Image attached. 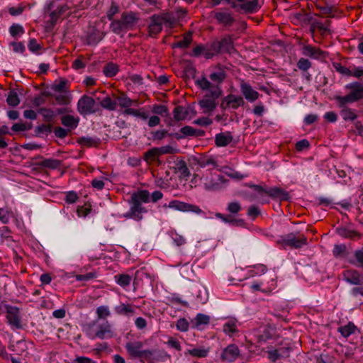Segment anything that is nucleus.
Returning <instances> with one entry per match:
<instances>
[{"mask_svg":"<svg viewBox=\"0 0 363 363\" xmlns=\"http://www.w3.org/2000/svg\"><path fill=\"white\" fill-rule=\"evenodd\" d=\"M6 311L7 323L12 328H22L21 317L18 308L10 306H4V311Z\"/></svg>","mask_w":363,"mask_h":363,"instance_id":"obj_5","label":"nucleus"},{"mask_svg":"<svg viewBox=\"0 0 363 363\" xmlns=\"http://www.w3.org/2000/svg\"><path fill=\"white\" fill-rule=\"evenodd\" d=\"M302 53L306 56L318 58L323 52L318 48L307 45L303 46Z\"/></svg>","mask_w":363,"mask_h":363,"instance_id":"obj_30","label":"nucleus"},{"mask_svg":"<svg viewBox=\"0 0 363 363\" xmlns=\"http://www.w3.org/2000/svg\"><path fill=\"white\" fill-rule=\"evenodd\" d=\"M238 325L239 322L236 318H226L225 322L223 325V331L225 335L233 337L239 333Z\"/></svg>","mask_w":363,"mask_h":363,"instance_id":"obj_11","label":"nucleus"},{"mask_svg":"<svg viewBox=\"0 0 363 363\" xmlns=\"http://www.w3.org/2000/svg\"><path fill=\"white\" fill-rule=\"evenodd\" d=\"M160 156L157 147H153L144 154L143 158L147 162L152 163L156 161Z\"/></svg>","mask_w":363,"mask_h":363,"instance_id":"obj_35","label":"nucleus"},{"mask_svg":"<svg viewBox=\"0 0 363 363\" xmlns=\"http://www.w3.org/2000/svg\"><path fill=\"white\" fill-rule=\"evenodd\" d=\"M354 101L363 99V86L357 85L350 92Z\"/></svg>","mask_w":363,"mask_h":363,"instance_id":"obj_47","label":"nucleus"},{"mask_svg":"<svg viewBox=\"0 0 363 363\" xmlns=\"http://www.w3.org/2000/svg\"><path fill=\"white\" fill-rule=\"evenodd\" d=\"M31 125L28 123H17L13 125L11 130L14 132H21L30 130Z\"/></svg>","mask_w":363,"mask_h":363,"instance_id":"obj_48","label":"nucleus"},{"mask_svg":"<svg viewBox=\"0 0 363 363\" xmlns=\"http://www.w3.org/2000/svg\"><path fill=\"white\" fill-rule=\"evenodd\" d=\"M115 279L117 284L123 287L128 286L131 281V277L128 274L116 275Z\"/></svg>","mask_w":363,"mask_h":363,"instance_id":"obj_44","label":"nucleus"},{"mask_svg":"<svg viewBox=\"0 0 363 363\" xmlns=\"http://www.w3.org/2000/svg\"><path fill=\"white\" fill-rule=\"evenodd\" d=\"M214 17L219 23L225 26H231L235 21L231 13L228 12H216Z\"/></svg>","mask_w":363,"mask_h":363,"instance_id":"obj_26","label":"nucleus"},{"mask_svg":"<svg viewBox=\"0 0 363 363\" xmlns=\"http://www.w3.org/2000/svg\"><path fill=\"white\" fill-rule=\"evenodd\" d=\"M266 195L272 199H279L284 201H286L289 199V194L286 191L277 187L267 189Z\"/></svg>","mask_w":363,"mask_h":363,"instance_id":"obj_20","label":"nucleus"},{"mask_svg":"<svg viewBox=\"0 0 363 363\" xmlns=\"http://www.w3.org/2000/svg\"><path fill=\"white\" fill-rule=\"evenodd\" d=\"M160 155L166 154H175L178 152V150L171 145H165L160 147H157Z\"/></svg>","mask_w":363,"mask_h":363,"instance_id":"obj_49","label":"nucleus"},{"mask_svg":"<svg viewBox=\"0 0 363 363\" xmlns=\"http://www.w3.org/2000/svg\"><path fill=\"white\" fill-rule=\"evenodd\" d=\"M116 311L120 315H127L133 313V307L130 305L121 304L116 308Z\"/></svg>","mask_w":363,"mask_h":363,"instance_id":"obj_45","label":"nucleus"},{"mask_svg":"<svg viewBox=\"0 0 363 363\" xmlns=\"http://www.w3.org/2000/svg\"><path fill=\"white\" fill-rule=\"evenodd\" d=\"M240 354V350L238 346L230 345L228 346L222 352L221 359L226 362H232L235 361Z\"/></svg>","mask_w":363,"mask_h":363,"instance_id":"obj_13","label":"nucleus"},{"mask_svg":"<svg viewBox=\"0 0 363 363\" xmlns=\"http://www.w3.org/2000/svg\"><path fill=\"white\" fill-rule=\"evenodd\" d=\"M316 6L320 10L321 14L323 15H330L333 13L335 10L334 6L329 5L321 6L320 4H318Z\"/></svg>","mask_w":363,"mask_h":363,"instance_id":"obj_57","label":"nucleus"},{"mask_svg":"<svg viewBox=\"0 0 363 363\" xmlns=\"http://www.w3.org/2000/svg\"><path fill=\"white\" fill-rule=\"evenodd\" d=\"M245 101L240 96L228 94L225 96L221 101L220 108L223 110L238 109L239 107L244 106Z\"/></svg>","mask_w":363,"mask_h":363,"instance_id":"obj_6","label":"nucleus"},{"mask_svg":"<svg viewBox=\"0 0 363 363\" xmlns=\"http://www.w3.org/2000/svg\"><path fill=\"white\" fill-rule=\"evenodd\" d=\"M337 331L345 338H347L351 335L356 334L359 332L357 327L352 322L339 327L337 328Z\"/></svg>","mask_w":363,"mask_h":363,"instance_id":"obj_22","label":"nucleus"},{"mask_svg":"<svg viewBox=\"0 0 363 363\" xmlns=\"http://www.w3.org/2000/svg\"><path fill=\"white\" fill-rule=\"evenodd\" d=\"M240 91L245 99L250 102L256 101L259 96V94L244 81L240 83Z\"/></svg>","mask_w":363,"mask_h":363,"instance_id":"obj_12","label":"nucleus"},{"mask_svg":"<svg viewBox=\"0 0 363 363\" xmlns=\"http://www.w3.org/2000/svg\"><path fill=\"white\" fill-rule=\"evenodd\" d=\"M208 89L210 91L211 96L213 99L216 100L221 96L222 91L218 85L214 86L211 84V87Z\"/></svg>","mask_w":363,"mask_h":363,"instance_id":"obj_61","label":"nucleus"},{"mask_svg":"<svg viewBox=\"0 0 363 363\" xmlns=\"http://www.w3.org/2000/svg\"><path fill=\"white\" fill-rule=\"evenodd\" d=\"M194 124L200 125V126H208L211 124H212L213 121L211 119H210L208 117H201L196 120H195L194 122Z\"/></svg>","mask_w":363,"mask_h":363,"instance_id":"obj_60","label":"nucleus"},{"mask_svg":"<svg viewBox=\"0 0 363 363\" xmlns=\"http://www.w3.org/2000/svg\"><path fill=\"white\" fill-rule=\"evenodd\" d=\"M317 363H335L334 357L328 354H321L317 359Z\"/></svg>","mask_w":363,"mask_h":363,"instance_id":"obj_64","label":"nucleus"},{"mask_svg":"<svg viewBox=\"0 0 363 363\" xmlns=\"http://www.w3.org/2000/svg\"><path fill=\"white\" fill-rule=\"evenodd\" d=\"M68 8L66 6H61L50 14V23H47V30L49 28L53 27L55 23L60 18L64 17L65 13L67 11Z\"/></svg>","mask_w":363,"mask_h":363,"instance_id":"obj_19","label":"nucleus"},{"mask_svg":"<svg viewBox=\"0 0 363 363\" xmlns=\"http://www.w3.org/2000/svg\"><path fill=\"white\" fill-rule=\"evenodd\" d=\"M335 99H336L337 101L338 102L339 106L341 107H343V108L345 107V106L347 104H350V103L354 102V100L352 98L350 93L345 96H337Z\"/></svg>","mask_w":363,"mask_h":363,"instance_id":"obj_46","label":"nucleus"},{"mask_svg":"<svg viewBox=\"0 0 363 363\" xmlns=\"http://www.w3.org/2000/svg\"><path fill=\"white\" fill-rule=\"evenodd\" d=\"M337 232L339 235L344 238L355 239L359 238V234L357 232L345 228H339L337 229Z\"/></svg>","mask_w":363,"mask_h":363,"instance_id":"obj_34","label":"nucleus"},{"mask_svg":"<svg viewBox=\"0 0 363 363\" xmlns=\"http://www.w3.org/2000/svg\"><path fill=\"white\" fill-rule=\"evenodd\" d=\"M282 245L284 247H290L294 248H298L302 247L303 245H306L307 240L306 238L302 235H298L296 236L294 234H289L286 236L285 238L282 240Z\"/></svg>","mask_w":363,"mask_h":363,"instance_id":"obj_8","label":"nucleus"},{"mask_svg":"<svg viewBox=\"0 0 363 363\" xmlns=\"http://www.w3.org/2000/svg\"><path fill=\"white\" fill-rule=\"evenodd\" d=\"M164 18L154 15L151 18V23L149 26V33L150 35L158 34L162 29V23Z\"/></svg>","mask_w":363,"mask_h":363,"instance_id":"obj_15","label":"nucleus"},{"mask_svg":"<svg viewBox=\"0 0 363 363\" xmlns=\"http://www.w3.org/2000/svg\"><path fill=\"white\" fill-rule=\"evenodd\" d=\"M10 33L12 36L15 37L16 35H21L24 33L23 28L18 24H13L10 27L9 29Z\"/></svg>","mask_w":363,"mask_h":363,"instance_id":"obj_55","label":"nucleus"},{"mask_svg":"<svg viewBox=\"0 0 363 363\" xmlns=\"http://www.w3.org/2000/svg\"><path fill=\"white\" fill-rule=\"evenodd\" d=\"M91 205L85 203L84 206L77 208V213L79 217H86L91 212Z\"/></svg>","mask_w":363,"mask_h":363,"instance_id":"obj_51","label":"nucleus"},{"mask_svg":"<svg viewBox=\"0 0 363 363\" xmlns=\"http://www.w3.org/2000/svg\"><path fill=\"white\" fill-rule=\"evenodd\" d=\"M94 323H89L84 327L87 337L91 340L99 338L101 340L111 339L116 336L115 330L111 323L106 320L94 328Z\"/></svg>","mask_w":363,"mask_h":363,"instance_id":"obj_2","label":"nucleus"},{"mask_svg":"<svg viewBox=\"0 0 363 363\" xmlns=\"http://www.w3.org/2000/svg\"><path fill=\"white\" fill-rule=\"evenodd\" d=\"M96 314L99 319L105 320L111 315V311L108 306H101L96 309Z\"/></svg>","mask_w":363,"mask_h":363,"instance_id":"obj_37","label":"nucleus"},{"mask_svg":"<svg viewBox=\"0 0 363 363\" xmlns=\"http://www.w3.org/2000/svg\"><path fill=\"white\" fill-rule=\"evenodd\" d=\"M190 112H191L194 116L196 115V112L191 107L185 108L182 106H177L173 111L174 119L176 121H184Z\"/></svg>","mask_w":363,"mask_h":363,"instance_id":"obj_14","label":"nucleus"},{"mask_svg":"<svg viewBox=\"0 0 363 363\" xmlns=\"http://www.w3.org/2000/svg\"><path fill=\"white\" fill-rule=\"evenodd\" d=\"M103 72L106 77H112L118 72V67L117 65L110 62L105 65Z\"/></svg>","mask_w":363,"mask_h":363,"instance_id":"obj_36","label":"nucleus"},{"mask_svg":"<svg viewBox=\"0 0 363 363\" xmlns=\"http://www.w3.org/2000/svg\"><path fill=\"white\" fill-rule=\"evenodd\" d=\"M117 102L106 96L101 101V106L108 110L114 111L116 108Z\"/></svg>","mask_w":363,"mask_h":363,"instance_id":"obj_40","label":"nucleus"},{"mask_svg":"<svg viewBox=\"0 0 363 363\" xmlns=\"http://www.w3.org/2000/svg\"><path fill=\"white\" fill-rule=\"evenodd\" d=\"M78 143L82 146L91 147L98 146L100 143V140L92 137H82L78 139Z\"/></svg>","mask_w":363,"mask_h":363,"instance_id":"obj_31","label":"nucleus"},{"mask_svg":"<svg viewBox=\"0 0 363 363\" xmlns=\"http://www.w3.org/2000/svg\"><path fill=\"white\" fill-rule=\"evenodd\" d=\"M116 102L121 107L125 108V109L128 108L129 107H131L133 106L137 105V101L132 100L123 94L117 97Z\"/></svg>","mask_w":363,"mask_h":363,"instance_id":"obj_33","label":"nucleus"},{"mask_svg":"<svg viewBox=\"0 0 363 363\" xmlns=\"http://www.w3.org/2000/svg\"><path fill=\"white\" fill-rule=\"evenodd\" d=\"M66 80H60L59 82H55L52 85L51 89L54 92H61L64 91H69V88L67 86Z\"/></svg>","mask_w":363,"mask_h":363,"instance_id":"obj_41","label":"nucleus"},{"mask_svg":"<svg viewBox=\"0 0 363 363\" xmlns=\"http://www.w3.org/2000/svg\"><path fill=\"white\" fill-rule=\"evenodd\" d=\"M45 102V94L42 91L38 96H35L30 102H28V106L35 109L38 112H43L44 110V104Z\"/></svg>","mask_w":363,"mask_h":363,"instance_id":"obj_17","label":"nucleus"},{"mask_svg":"<svg viewBox=\"0 0 363 363\" xmlns=\"http://www.w3.org/2000/svg\"><path fill=\"white\" fill-rule=\"evenodd\" d=\"M297 67L301 70L307 71L311 67V63L307 59L301 58L297 63Z\"/></svg>","mask_w":363,"mask_h":363,"instance_id":"obj_56","label":"nucleus"},{"mask_svg":"<svg viewBox=\"0 0 363 363\" xmlns=\"http://www.w3.org/2000/svg\"><path fill=\"white\" fill-rule=\"evenodd\" d=\"M210 317L207 315L199 313L195 318L196 325H207L209 323Z\"/></svg>","mask_w":363,"mask_h":363,"instance_id":"obj_50","label":"nucleus"},{"mask_svg":"<svg viewBox=\"0 0 363 363\" xmlns=\"http://www.w3.org/2000/svg\"><path fill=\"white\" fill-rule=\"evenodd\" d=\"M167 206L170 208H173L183 212L191 211L197 214H199L202 212L201 209L198 206L190 204L178 200L171 201Z\"/></svg>","mask_w":363,"mask_h":363,"instance_id":"obj_7","label":"nucleus"},{"mask_svg":"<svg viewBox=\"0 0 363 363\" xmlns=\"http://www.w3.org/2000/svg\"><path fill=\"white\" fill-rule=\"evenodd\" d=\"M150 193L147 190H140L132 194L130 197V208L125 214L126 218H133L137 221L143 219V213L147 211L143 206V203H148L150 201Z\"/></svg>","mask_w":363,"mask_h":363,"instance_id":"obj_1","label":"nucleus"},{"mask_svg":"<svg viewBox=\"0 0 363 363\" xmlns=\"http://www.w3.org/2000/svg\"><path fill=\"white\" fill-rule=\"evenodd\" d=\"M0 221L6 224L9 221V211L5 208H0Z\"/></svg>","mask_w":363,"mask_h":363,"instance_id":"obj_62","label":"nucleus"},{"mask_svg":"<svg viewBox=\"0 0 363 363\" xmlns=\"http://www.w3.org/2000/svg\"><path fill=\"white\" fill-rule=\"evenodd\" d=\"M225 72L221 68L217 69L216 71H214L209 75V78L211 79V80L217 83L218 84H221L225 79Z\"/></svg>","mask_w":363,"mask_h":363,"instance_id":"obj_32","label":"nucleus"},{"mask_svg":"<svg viewBox=\"0 0 363 363\" xmlns=\"http://www.w3.org/2000/svg\"><path fill=\"white\" fill-rule=\"evenodd\" d=\"M77 111L82 115H89L97 111L95 100L87 95H83L77 102Z\"/></svg>","mask_w":363,"mask_h":363,"instance_id":"obj_4","label":"nucleus"},{"mask_svg":"<svg viewBox=\"0 0 363 363\" xmlns=\"http://www.w3.org/2000/svg\"><path fill=\"white\" fill-rule=\"evenodd\" d=\"M344 279L353 285L363 286V274L354 269H347L342 274Z\"/></svg>","mask_w":363,"mask_h":363,"instance_id":"obj_9","label":"nucleus"},{"mask_svg":"<svg viewBox=\"0 0 363 363\" xmlns=\"http://www.w3.org/2000/svg\"><path fill=\"white\" fill-rule=\"evenodd\" d=\"M335 67L339 73L346 76H351V66L347 67L341 64H336Z\"/></svg>","mask_w":363,"mask_h":363,"instance_id":"obj_58","label":"nucleus"},{"mask_svg":"<svg viewBox=\"0 0 363 363\" xmlns=\"http://www.w3.org/2000/svg\"><path fill=\"white\" fill-rule=\"evenodd\" d=\"M152 112L160 116H168V109L164 105H155L152 108Z\"/></svg>","mask_w":363,"mask_h":363,"instance_id":"obj_54","label":"nucleus"},{"mask_svg":"<svg viewBox=\"0 0 363 363\" xmlns=\"http://www.w3.org/2000/svg\"><path fill=\"white\" fill-rule=\"evenodd\" d=\"M275 328L272 325H266L262 333L257 335V342L259 344L267 342L268 340L274 338Z\"/></svg>","mask_w":363,"mask_h":363,"instance_id":"obj_16","label":"nucleus"},{"mask_svg":"<svg viewBox=\"0 0 363 363\" xmlns=\"http://www.w3.org/2000/svg\"><path fill=\"white\" fill-rule=\"evenodd\" d=\"M72 99V94L69 91L54 92L50 94V102L59 105H67L71 102Z\"/></svg>","mask_w":363,"mask_h":363,"instance_id":"obj_10","label":"nucleus"},{"mask_svg":"<svg viewBox=\"0 0 363 363\" xmlns=\"http://www.w3.org/2000/svg\"><path fill=\"white\" fill-rule=\"evenodd\" d=\"M74 277L78 281L86 282L96 278L97 274L95 271H92L84 274H76Z\"/></svg>","mask_w":363,"mask_h":363,"instance_id":"obj_39","label":"nucleus"},{"mask_svg":"<svg viewBox=\"0 0 363 363\" xmlns=\"http://www.w3.org/2000/svg\"><path fill=\"white\" fill-rule=\"evenodd\" d=\"M291 351V348L289 343L281 341L275 347H267L265 352L267 354L268 359L271 362H275L277 360L289 357Z\"/></svg>","mask_w":363,"mask_h":363,"instance_id":"obj_3","label":"nucleus"},{"mask_svg":"<svg viewBox=\"0 0 363 363\" xmlns=\"http://www.w3.org/2000/svg\"><path fill=\"white\" fill-rule=\"evenodd\" d=\"M61 122L68 128L69 131H71L77 127L79 118L72 115H65L61 118Z\"/></svg>","mask_w":363,"mask_h":363,"instance_id":"obj_21","label":"nucleus"},{"mask_svg":"<svg viewBox=\"0 0 363 363\" xmlns=\"http://www.w3.org/2000/svg\"><path fill=\"white\" fill-rule=\"evenodd\" d=\"M199 105L203 109V113H208L213 111L216 107L215 99L205 97L199 101Z\"/></svg>","mask_w":363,"mask_h":363,"instance_id":"obj_25","label":"nucleus"},{"mask_svg":"<svg viewBox=\"0 0 363 363\" xmlns=\"http://www.w3.org/2000/svg\"><path fill=\"white\" fill-rule=\"evenodd\" d=\"M351 76L360 78L363 76V67L351 66Z\"/></svg>","mask_w":363,"mask_h":363,"instance_id":"obj_63","label":"nucleus"},{"mask_svg":"<svg viewBox=\"0 0 363 363\" xmlns=\"http://www.w3.org/2000/svg\"><path fill=\"white\" fill-rule=\"evenodd\" d=\"M227 210L230 213L235 214L241 210V206L238 202H230L228 205Z\"/></svg>","mask_w":363,"mask_h":363,"instance_id":"obj_59","label":"nucleus"},{"mask_svg":"<svg viewBox=\"0 0 363 363\" xmlns=\"http://www.w3.org/2000/svg\"><path fill=\"white\" fill-rule=\"evenodd\" d=\"M240 8L241 10L247 12L253 13L259 9L258 0H247L242 3Z\"/></svg>","mask_w":363,"mask_h":363,"instance_id":"obj_29","label":"nucleus"},{"mask_svg":"<svg viewBox=\"0 0 363 363\" xmlns=\"http://www.w3.org/2000/svg\"><path fill=\"white\" fill-rule=\"evenodd\" d=\"M178 330L186 332L189 330V324L185 318H179L176 324Z\"/></svg>","mask_w":363,"mask_h":363,"instance_id":"obj_53","label":"nucleus"},{"mask_svg":"<svg viewBox=\"0 0 363 363\" xmlns=\"http://www.w3.org/2000/svg\"><path fill=\"white\" fill-rule=\"evenodd\" d=\"M233 139L230 132L220 133L216 135L215 143L218 147H225L233 141Z\"/></svg>","mask_w":363,"mask_h":363,"instance_id":"obj_18","label":"nucleus"},{"mask_svg":"<svg viewBox=\"0 0 363 363\" xmlns=\"http://www.w3.org/2000/svg\"><path fill=\"white\" fill-rule=\"evenodd\" d=\"M209 351L210 350L208 347L202 346L189 349L184 352V354L185 355L189 354L191 357L196 358H203L208 356Z\"/></svg>","mask_w":363,"mask_h":363,"instance_id":"obj_23","label":"nucleus"},{"mask_svg":"<svg viewBox=\"0 0 363 363\" xmlns=\"http://www.w3.org/2000/svg\"><path fill=\"white\" fill-rule=\"evenodd\" d=\"M111 30L116 34H121L130 30L129 28L125 24L122 18L121 19L113 21L110 26Z\"/></svg>","mask_w":363,"mask_h":363,"instance_id":"obj_27","label":"nucleus"},{"mask_svg":"<svg viewBox=\"0 0 363 363\" xmlns=\"http://www.w3.org/2000/svg\"><path fill=\"white\" fill-rule=\"evenodd\" d=\"M128 353L135 357H140L143 350V343L141 342H128L125 346Z\"/></svg>","mask_w":363,"mask_h":363,"instance_id":"obj_24","label":"nucleus"},{"mask_svg":"<svg viewBox=\"0 0 363 363\" xmlns=\"http://www.w3.org/2000/svg\"><path fill=\"white\" fill-rule=\"evenodd\" d=\"M177 169L179 172L184 177H189L190 174L189 169L186 164V162L183 160H181L177 164Z\"/></svg>","mask_w":363,"mask_h":363,"instance_id":"obj_52","label":"nucleus"},{"mask_svg":"<svg viewBox=\"0 0 363 363\" xmlns=\"http://www.w3.org/2000/svg\"><path fill=\"white\" fill-rule=\"evenodd\" d=\"M7 104L11 106H16L19 104L20 99L18 94L15 91H9L7 99Z\"/></svg>","mask_w":363,"mask_h":363,"instance_id":"obj_43","label":"nucleus"},{"mask_svg":"<svg viewBox=\"0 0 363 363\" xmlns=\"http://www.w3.org/2000/svg\"><path fill=\"white\" fill-rule=\"evenodd\" d=\"M342 118L345 121H354L357 118V114L350 108L344 107L340 112Z\"/></svg>","mask_w":363,"mask_h":363,"instance_id":"obj_38","label":"nucleus"},{"mask_svg":"<svg viewBox=\"0 0 363 363\" xmlns=\"http://www.w3.org/2000/svg\"><path fill=\"white\" fill-rule=\"evenodd\" d=\"M191 43V35L190 33L186 34L182 40L177 41L174 44V48H185L189 47L190 43Z\"/></svg>","mask_w":363,"mask_h":363,"instance_id":"obj_42","label":"nucleus"},{"mask_svg":"<svg viewBox=\"0 0 363 363\" xmlns=\"http://www.w3.org/2000/svg\"><path fill=\"white\" fill-rule=\"evenodd\" d=\"M121 18L129 29L133 28L138 21V18L136 14L133 12H124L122 13Z\"/></svg>","mask_w":363,"mask_h":363,"instance_id":"obj_28","label":"nucleus"}]
</instances>
